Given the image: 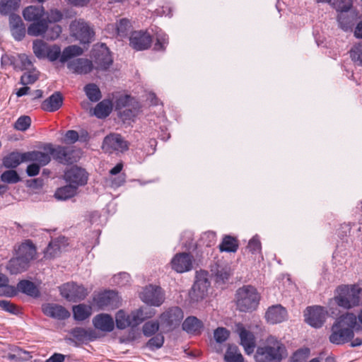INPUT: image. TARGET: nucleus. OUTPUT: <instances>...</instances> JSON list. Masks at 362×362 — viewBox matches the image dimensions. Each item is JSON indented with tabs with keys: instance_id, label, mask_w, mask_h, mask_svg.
Returning <instances> with one entry per match:
<instances>
[{
	"instance_id": "f257e3e1",
	"label": "nucleus",
	"mask_w": 362,
	"mask_h": 362,
	"mask_svg": "<svg viewBox=\"0 0 362 362\" xmlns=\"http://www.w3.org/2000/svg\"><path fill=\"white\" fill-rule=\"evenodd\" d=\"M288 355L285 344L273 335L260 342L254 352L255 362H281Z\"/></svg>"
},
{
	"instance_id": "f03ea898",
	"label": "nucleus",
	"mask_w": 362,
	"mask_h": 362,
	"mask_svg": "<svg viewBox=\"0 0 362 362\" xmlns=\"http://www.w3.org/2000/svg\"><path fill=\"white\" fill-rule=\"evenodd\" d=\"M356 326V315L346 313L338 317L331 327L329 337L330 343L342 345L351 341L354 337V329Z\"/></svg>"
},
{
	"instance_id": "7ed1b4c3",
	"label": "nucleus",
	"mask_w": 362,
	"mask_h": 362,
	"mask_svg": "<svg viewBox=\"0 0 362 362\" xmlns=\"http://www.w3.org/2000/svg\"><path fill=\"white\" fill-rule=\"evenodd\" d=\"M51 158L47 153L39 151H32L25 153L13 151L4 157L3 165L6 168L13 169L24 162H40L42 165H47Z\"/></svg>"
},
{
	"instance_id": "20e7f679",
	"label": "nucleus",
	"mask_w": 362,
	"mask_h": 362,
	"mask_svg": "<svg viewBox=\"0 0 362 362\" xmlns=\"http://www.w3.org/2000/svg\"><path fill=\"white\" fill-rule=\"evenodd\" d=\"M361 291L355 284L341 285L336 288L334 300L339 307L349 310L359 305Z\"/></svg>"
},
{
	"instance_id": "39448f33",
	"label": "nucleus",
	"mask_w": 362,
	"mask_h": 362,
	"mask_svg": "<svg viewBox=\"0 0 362 362\" xmlns=\"http://www.w3.org/2000/svg\"><path fill=\"white\" fill-rule=\"evenodd\" d=\"M237 309L240 312L255 310L260 300V295L257 289L250 285L238 288L235 293Z\"/></svg>"
},
{
	"instance_id": "423d86ee",
	"label": "nucleus",
	"mask_w": 362,
	"mask_h": 362,
	"mask_svg": "<svg viewBox=\"0 0 362 362\" xmlns=\"http://www.w3.org/2000/svg\"><path fill=\"white\" fill-rule=\"evenodd\" d=\"M43 149L47 151L49 157L59 163L63 165H71L78 161L79 158L78 152L74 146H54L52 144H46Z\"/></svg>"
},
{
	"instance_id": "0eeeda50",
	"label": "nucleus",
	"mask_w": 362,
	"mask_h": 362,
	"mask_svg": "<svg viewBox=\"0 0 362 362\" xmlns=\"http://www.w3.org/2000/svg\"><path fill=\"white\" fill-rule=\"evenodd\" d=\"M82 53L83 49L77 45L68 46L61 52V48L59 45H53L49 46L46 53V59L50 62L59 59L61 63L64 64L69 59L81 55Z\"/></svg>"
},
{
	"instance_id": "6e6552de",
	"label": "nucleus",
	"mask_w": 362,
	"mask_h": 362,
	"mask_svg": "<svg viewBox=\"0 0 362 362\" xmlns=\"http://www.w3.org/2000/svg\"><path fill=\"white\" fill-rule=\"evenodd\" d=\"M208 276L209 274L207 272L200 271L197 272L196 281L189 292V299L192 303L199 302L206 296L211 286Z\"/></svg>"
},
{
	"instance_id": "1a4fd4ad",
	"label": "nucleus",
	"mask_w": 362,
	"mask_h": 362,
	"mask_svg": "<svg viewBox=\"0 0 362 362\" xmlns=\"http://www.w3.org/2000/svg\"><path fill=\"white\" fill-rule=\"evenodd\" d=\"M92 58L98 70L106 71L112 64L110 51L105 44L95 45L92 51Z\"/></svg>"
},
{
	"instance_id": "9d476101",
	"label": "nucleus",
	"mask_w": 362,
	"mask_h": 362,
	"mask_svg": "<svg viewBox=\"0 0 362 362\" xmlns=\"http://www.w3.org/2000/svg\"><path fill=\"white\" fill-rule=\"evenodd\" d=\"M61 295L68 301L76 303L83 300L88 296L87 289L74 282L64 284L60 287Z\"/></svg>"
},
{
	"instance_id": "9b49d317",
	"label": "nucleus",
	"mask_w": 362,
	"mask_h": 362,
	"mask_svg": "<svg viewBox=\"0 0 362 362\" xmlns=\"http://www.w3.org/2000/svg\"><path fill=\"white\" fill-rule=\"evenodd\" d=\"M1 64L2 66H11L16 71L29 70L33 68V62L25 54H4Z\"/></svg>"
},
{
	"instance_id": "f8f14e48",
	"label": "nucleus",
	"mask_w": 362,
	"mask_h": 362,
	"mask_svg": "<svg viewBox=\"0 0 362 362\" xmlns=\"http://www.w3.org/2000/svg\"><path fill=\"white\" fill-rule=\"evenodd\" d=\"M327 310L322 306L308 307L305 311V321L311 327L320 328L326 320Z\"/></svg>"
},
{
	"instance_id": "ddd939ff",
	"label": "nucleus",
	"mask_w": 362,
	"mask_h": 362,
	"mask_svg": "<svg viewBox=\"0 0 362 362\" xmlns=\"http://www.w3.org/2000/svg\"><path fill=\"white\" fill-rule=\"evenodd\" d=\"M141 300L147 305L158 307L165 300L164 293L160 286L148 285L141 293Z\"/></svg>"
},
{
	"instance_id": "4468645a",
	"label": "nucleus",
	"mask_w": 362,
	"mask_h": 362,
	"mask_svg": "<svg viewBox=\"0 0 362 362\" xmlns=\"http://www.w3.org/2000/svg\"><path fill=\"white\" fill-rule=\"evenodd\" d=\"M236 332L240 337V344L243 347L247 355L254 354L256 346V339L254 334L247 329L243 324L236 325Z\"/></svg>"
},
{
	"instance_id": "2eb2a0df",
	"label": "nucleus",
	"mask_w": 362,
	"mask_h": 362,
	"mask_svg": "<svg viewBox=\"0 0 362 362\" xmlns=\"http://www.w3.org/2000/svg\"><path fill=\"white\" fill-rule=\"evenodd\" d=\"M152 42L151 35L146 31L132 32L129 37V45L136 51L148 49L151 47Z\"/></svg>"
},
{
	"instance_id": "dca6fc26",
	"label": "nucleus",
	"mask_w": 362,
	"mask_h": 362,
	"mask_svg": "<svg viewBox=\"0 0 362 362\" xmlns=\"http://www.w3.org/2000/svg\"><path fill=\"white\" fill-rule=\"evenodd\" d=\"M88 173L83 168L74 166L64 173V180L67 183L76 187L77 189L87 184Z\"/></svg>"
},
{
	"instance_id": "f3484780",
	"label": "nucleus",
	"mask_w": 362,
	"mask_h": 362,
	"mask_svg": "<svg viewBox=\"0 0 362 362\" xmlns=\"http://www.w3.org/2000/svg\"><path fill=\"white\" fill-rule=\"evenodd\" d=\"M102 148L104 151L111 153L115 151L127 150L128 145L120 134H110L104 138Z\"/></svg>"
},
{
	"instance_id": "a211bd4d",
	"label": "nucleus",
	"mask_w": 362,
	"mask_h": 362,
	"mask_svg": "<svg viewBox=\"0 0 362 362\" xmlns=\"http://www.w3.org/2000/svg\"><path fill=\"white\" fill-rule=\"evenodd\" d=\"M74 36L81 44H89L94 40L95 33L88 23L78 22L71 25Z\"/></svg>"
},
{
	"instance_id": "6ab92c4d",
	"label": "nucleus",
	"mask_w": 362,
	"mask_h": 362,
	"mask_svg": "<svg viewBox=\"0 0 362 362\" xmlns=\"http://www.w3.org/2000/svg\"><path fill=\"white\" fill-rule=\"evenodd\" d=\"M194 257L190 253H177L171 260V267L177 273L190 271L193 267Z\"/></svg>"
},
{
	"instance_id": "aec40b11",
	"label": "nucleus",
	"mask_w": 362,
	"mask_h": 362,
	"mask_svg": "<svg viewBox=\"0 0 362 362\" xmlns=\"http://www.w3.org/2000/svg\"><path fill=\"white\" fill-rule=\"evenodd\" d=\"M67 62V68L74 74L85 75L89 74L93 69V62L85 58L69 59Z\"/></svg>"
},
{
	"instance_id": "412c9836",
	"label": "nucleus",
	"mask_w": 362,
	"mask_h": 362,
	"mask_svg": "<svg viewBox=\"0 0 362 362\" xmlns=\"http://www.w3.org/2000/svg\"><path fill=\"white\" fill-rule=\"evenodd\" d=\"M183 317V312L178 307L171 308L160 316L161 323L169 327L179 325Z\"/></svg>"
},
{
	"instance_id": "4be33fe9",
	"label": "nucleus",
	"mask_w": 362,
	"mask_h": 362,
	"mask_svg": "<svg viewBox=\"0 0 362 362\" xmlns=\"http://www.w3.org/2000/svg\"><path fill=\"white\" fill-rule=\"evenodd\" d=\"M94 327L103 332H111L115 329L113 317L107 313H100L93 317L92 320Z\"/></svg>"
},
{
	"instance_id": "5701e85b",
	"label": "nucleus",
	"mask_w": 362,
	"mask_h": 362,
	"mask_svg": "<svg viewBox=\"0 0 362 362\" xmlns=\"http://www.w3.org/2000/svg\"><path fill=\"white\" fill-rule=\"evenodd\" d=\"M43 313L49 317L63 320L70 317V313L62 305L55 303H46L42 305Z\"/></svg>"
},
{
	"instance_id": "b1692460",
	"label": "nucleus",
	"mask_w": 362,
	"mask_h": 362,
	"mask_svg": "<svg viewBox=\"0 0 362 362\" xmlns=\"http://www.w3.org/2000/svg\"><path fill=\"white\" fill-rule=\"evenodd\" d=\"M287 317L286 309L280 304L269 307L265 313L267 321L273 325L284 322L286 320Z\"/></svg>"
},
{
	"instance_id": "393cba45",
	"label": "nucleus",
	"mask_w": 362,
	"mask_h": 362,
	"mask_svg": "<svg viewBox=\"0 0 362 362\" xmlns=\"http://www.w3.org/2000/svg\"><path fill=\"white\" fill-rule=\"evenodd\" d=\"M117 293L114 291H105L99 293L93 298L95 305L100 309L108 306H115L118 303Z\"/></svg>"
},
{
	"instance_id": "a878e982",
	"label": "nucleus",
	"mask_w": 362,
	"mask_h": 362,
	"mask_svg": "<svg viewBox=\"0 0 362 362\" xmlns=\"http://www.w3.org/2000/svg\"><path fill=\"white\" fill-rule=\"evenodd\" d=\"M156 312L153 309L148 308H141L135 310L129 314L131 327H135L142 323L146 319L152 317Z\"/></svg>"
},
{
	"instance_id": "bb28decb",
	"label": "nucleus",
	"mask_w": 362,
	"mask_h": 362,
	"mask_svg": "<svg viewBox=\"0 0 362 362\" xmlns=\"http://www.w3.org/2000/svg\"><path fill=\"white\" fill-rule=\"evenodd\" d=\"M63 100L62 94L59 91H56L42 103L41 108L44 111L55 112L62 106Z\"/></svg>"
},
{
	"instance_id": "cd10ccee",
	"label": "nucleus",
	"mask_w": 362,
	"mask_h": 362,
	"mask_svg": "<svg viewBox=\"0 0 362 362\" xmlns=\"http://www.w3.org/2000/svg\"><path fill=\"white\" fill-rule=\"evenodd\" d=\"M182 329L189 334H200L204 329V323L197 317L189 316L182 323Z\"/></svg>"
},
{
	"instance_id": "c85d7f7f",
	"label": "nucleus",
	"mask_w": 362,
	"mask_h": 362,
	"mask_svg": "<svg viewBox=\"0 0 362 362\" xmlns=\"http://www.w3.org/2000/svg\"><path fill=\"white\" fill-rule=\"evenodd\" d=\"M16 255L28 262H30L36 255V248L30 240H27L25 243L19 245L16 251Z\"/></svg>"
},
{
	"instance_id": "c756f323",
	"label": "nucleus",
	"mask_w": 362,
	"mask_h": 362,
	"mask_svg": "<svg viewBox=\"0 0 362 362\" xmlns=\"http://www.w3.org/2000/svg\"><path fill=\"white\" fill-rule=\"evenodd\" d=\"M30 265V262L16 255V257L9 260L7 269L11 274H17L25 271Z\"/></svg>"
},
{
	"instance_id": "7c9ffc66",
	"label": "nucleus",
	"mask_w": 362,
	"mask_h": 362,
	"mask_svg": "<svg viewBox=\"0 0 362 362\" xmlns=\"http://www.w3.org/2000/svg\"><path fill=\"white\" fill-rule=\"evenodd\" d=\"M211 273L217 283H224L230 276L228 267L218 263L211 265Z\"/></svg>"
},
{
	"instance_id": "2f4dec72",
	"label": "nucleus",
	"mask_w": 362,
	"mask_h": 362,
	"mask_svg": "<svg viewBox=\"0 0 362 362\" xmlns=\"http://www.w3.org/2000/svg\"><path fill=\"white\" fill-rule=\"evenodd\" d=\"M17 288L19 291L33 298H38L40 292L37 286L29 280H21L17 284Z\"/></svg>"
},
{
	"instance_id": "473e14b6",
	"label": "nucleus",
	"mask_w": 362,
	"mask_h": 362,
	"mask_svg": "<svg viewBox=\"0 0 362 362\" xmlns=\"http://www.w3.org/2000/svg\"><path fill=\"white\" fill-rule=\"evenodd\" d=\"M45 15V8L42 6H30L23 11V16L27 21H37Z\"/></svg>"
},
{
	"instance_id": "72a5a7b5",
	"label": "nucleus",
	"mask_w": 362,
	"mask_h": 362,
	"mask_svg": "<svg viewBox=\"0 0 362 362\" xmlns=\"http://www.w3.org/2000/svg\"><path fill=\"white\" fill-rule=\"evenodd\" d=\"M71 334L78 341L83 342L86 341H93L97 338L95 332L93 329H86L83 327H75Z\"/></svg>"
},
{
	"instance_id": "f704fd0d",
	"label": "nucleus",
	"mask_w": 362,
	"mask_h": 362,
	"mask_svg": "<svg viewBox=\"0 0 362 362\" xmlns=\"http://www.w3.org/2000/svg\"><path fill=\"white\" fill-rule=\"evenodd\" d=\"M348 11H339L337 16L339 27L344 31L351 30L354 25L355 17L353 14L347 13Z\"/></svg>"
},
{
	"instance_id": "c9c22d12",
	"label": "nucleus",
	"mask_w": 362,
	"mask_h": 362,
	"mask_svg": "<svg viewBox=\"0 0 362 362\" xmlns=\"http://www.w3.org/2000/svg\"><path fill=\"white\" fill-rule=\"evenodd\" d=\"M112 110V103L110 100H103L98 103L94 108V115L99 119L110 115Z\"/></svg>"
},
{
	"instance_id": "e433bc0d",
	"label": "nucleus",
	"mask_w": 362,
	"mask_h": 362,
	"mask_svg": "<svg viewBox=\"0 0 362 362\" xmlns=\"http://www.w3.org/2000/svg\"><path fill=\"white\" fill-rule=\"evenodd\" d=\"M74 317L77 321H83L91 315V308L86 304H79L73 306Z\"/></svg>"
},
{
	"instance_id": "4c0bfd02",
	"label": "nucleus",
	"mask_w": 362,
	"mask_h": 362,
	"mask_svg": "<svg viewBox=\"0 0 362 362\" xmlns=\"http://www.w3.org/2000/svg\"><path fill=\"white\" fill-rule=\"evenodd\" d=\"M47 28V21L45 19H40L31 23L28 28V34L30 36H40L45 35Z\"/></svg>"
},
{
	"instance_id": "58836bf2",
	"label": "nucleus",
	"mask_w": 362,
	"mask_h": 362,
	"mask_svg": "<svg viewBox=\"0 0 362 362\" xmlns=\"http://www.w3.org/2000/svg\"><path fill=\"white\" fill-rule=\"evenodd\" d=\"M77 188L69 183L59 188L55 192V197L59 200H66L75 196L77 193Z\"/></svg>"
},
{
	"instance_id": "ea45409f",
	"label": "nucleus",
	"mask_w": 362,
	"mask_h": 362,
	"mask_svg": "<svg viewBox=\"0 0 362 362\" xmlns=\"http://www.w3.org/2000/svg\"><path fill=\"white\" fill-rule=\"evenodd\" d=\"M226 362H244V357L235 346H229L224 354Z\"/></svg>"
},
{
	"instance_id": "a19ab883",
	"label": "nucleus",
	"mask_w": 362,
	"mask_h": 362,
	"mask_svg": "<svg viewBox=\"0 0 362 362\" xmlns=\"http://www.w3.org/2000/svg\"><path fill=\"white\" fill-rule=\"evenodd\" d=\"M238 248L237 240L230 235H226L219 245L221 252H235Z\"/></svg>"
},
{
	"instance_id": "79ce46f5",
	"label": "nucleus",
	"mask_w": 362,
	"mask_h": 362,
	"mask_svg": "<svg viewBox=\"0 0 362 362\" xmlns=\"http://www.w3.org/2000/svg\"><path fill=\"white\" fill-rule=\"evenodd\" d=\"M86 96L91 102H98L102 98V94L98 86L95 83H88L84 86Z\"/></svg>"
},
{
	"instance_id": "37998d69",
	"label": "nucleus",
	"mask_w": 362,
	"mask_h": 362,
	"mask_svg": "<svg viewBox=\"0 0 362 362\" xmlns=\"http://www.w3.org/2000/svg\"><path fill=\"white\" fill-rule=\"evenodd\" d=\"M49 45L42 40H36L33 42V50L38 59H46V53Z\"/></svg>"
},
{
	"instance_id": "c03bdc74",
	"label": "nucleus",
	"mask_w": 362,
	"mask_h": 362,
	"mask_svg": "<svg viewBox=\"0 0 362 362\" xmlns=\"http://www.w3.org/2000/svg\"><path fill=\"white\" fill-rule=\"evenodd\" d=\"M316 3L329 4L337 11H346L351 7V4L346 0H314Z\"/></svg>"
},
{
	"instance_id": "a18cd8bd",
	"label": "nucleus",
	"mask_w": 362,
	"mask_h": 362,
	"mask_svg": "<svg viewBox=\"0 0 362 362\" xmlns=\"http://www.w3.org/2000/svg\"><path fill=\"white\" fill-rule=\"evenodd\" d=\"M21 0H1L0 13L2 15H8L17 10L19 7Z\"/></svg>"
},
{
	"instance_id": "49530a36",
	"label": "nucleus",
	"mask_w": 362,
	"mask_h": 362,
	"mask_svg": "<svg viewBox=\"0 0 362 362\" xmlns=\"http://www.w3.org/2000/svg\"><path fill=\"white\" fill-rule=\"evenodd\" d=\"M115 325L119 329H124L131 327L129 315L124 310H119L115 315Z\"/></svg>"
},
{
	"instance_id": "de8ad7c7",
	"label": "nucleus",
	"mask_w": 362,
	"mask_h": 362,
	"mask_svg": "<svg viewBox=\"0 0 362 362\" xmlns=\"http://www.w3.org/2000/svg\"><path fill=\"white\" fill-rule=\"evenodd\" d=\"M169 43L168 36L164 33H157L156 34V42L154 43L153 49L155 51L164 52Z\"/></svg>"
},
{
	"instance_id": "09e8293b",
	"label": "nucleus",
	"mask_w": 362,
	"mask_h": 362,
	"mask_svg": "<svg viewBox=\"0 0 362 362\" xmlns=\"http://www.w3.org/2000/svg\"><path fill=\"white\" fill-rule=\"evenodd\" d=\"M349 53L354 64L362 66V42L355 44L350 49Z\"/></svg>"
},
{
	"instance_id": "8fccbe9b",
	"label": "nucleus",
	"mask_w": 362,
	"mask_h": 362,
	"mask_svg": "<svg viewBox=\"0 0 362 362\" xmlns=\"http://www.w3.org/2000/svg\"><path fill=\"white\" fill-rule=\"evenodd\" d=\"M132 28V24L127 18H122L116 23L117 33L121 37H124Z\"/></svg>"
},
{
	"instance_id": "3c124183",
	"label": "nucleus",
	"mask_w": 362,
	"mask_h": 362,
	"mask_svg": "<svg viewBox=\"0 0 362 362\" xmlns=\"http://www.w3.org/2000/svg\"><path fill=\"white\" fill-rule=\"evenodd\" d=\"M62 33V27L59 25L54 24L50 26L47 23V28L44 37L48 40H54L57 39Z\"/></svg>"
},
{
	"instance_id": "603ef678",
	"label": "nucleus",
	"mask_w": 362,
	"mask_h": 362,
	"mask_svg": "<svg viewBox=\"0 0 362 362\" xmlns=\"http://www.w3.org/2000/svg\"><path fill=\"white\" fill-rule=\"evenodd\" d=\"M39 78V72L35 69H30L28 71L24 73L21 77V83L26 86L28 84H33L37 81Z\"/></svg>"
},
{
	"instance_id": "864d4df0",
	"label": "nucleus",
	"mask_w": 362,
	"mask_h": 362,
	"mask_svg": "<svg viewBox=\"0 0 362 362\" xmlns=\"http://www.w3.org/2000/svg\"><path fill=\"white\" fill-rule=\"evenodd\" d=\"M159 329V323L157 320L156 321H148L142 327L143 334L146 337H151L156 334Z\"/></svg>"
},
{
	"instance_id": "5fc2aeb1",
	"label": "nucleus",
	"mask_w": 362,
	"mask_h": 362,
	"mask_svg": "<svg viewBox=\"0 0 362 362\" xmlns=\"http://www.w3.org/2000/svg\"><path fill=\"white\" fill-rule=\"evenodd\" d=\"M1 180L4 182L14 184L18 182L21 178L16 170H9L1 174Z\"/></svg>"
},
{
	"instance_id": "6e6d98bb",
	"label": "nucleus",
	"mask_w": 362,
	"mask_h": 362,
	"mask_svg": "<svg viewBox=\"0 0 362 362\" xmlns=\"http://www.w3.org/2000/svg\"><path fill=\"white\" fill-rule=\"evenodd\" d=\"M310 353V350L308 347L299 349L296 351L292 357V362H305L307 358L309 357Z\"/></svg>"
},
{
	"instance_id": "4d7b16f0",
	"label": "nucleus",
	"mask_w": 362,
	"mask_h": 362,
	"mask_svg": "<svg viewBox=\"0 0 362 362\" xmlns=\"http://www.w3.org/2000/svg\"><path fill=\"white\" fill-rule=\"evenodd\" d=\"M31 124V119L29 116L23 115L21 116L14 124V128L16 130L25 132Z\"/></svg>"
},
{
	"instance_id": "13d9d810",
	"label": "nucleus",
	"mask_w": 362,
	"mask_h": 362,
	"mask_svg": "<svg viewBox=\"0 0 362 362\" xmlns=\"http://www.w3.org/2000/svg\"><path fill=\"white\" fill-rule=\"evenodd\" d=\"M230 332L225 327H218L214 330V337L217 343L221 344L229 337Z\"/></svg>"
},
{
	"instance_id": "bf43d9fd",
	"label": "nucleus",
	"mask_w": 362,
	"mask_h": 362,
	"mask_svg": "<svg viewBox=\"0 0 362 362\" xmlns=\"http://www.w3.org/2000/svg\"><path fill=\"white\" fill-rule=\"evenodd\" d=\"M164 343V337L161 334H158L151 337L147 342V346L151 349H159Z\"/></svg>"
},
{
	"instance_id": "052dcab7",
	"label": "nucleus",
	"mask_w": 362,
	"mask_h": 362,
	"mask_svg": "<svg viewBox=\"0 0 362 362\" xmlns=\"http://www.w3.org/2000/svg\"><path fill=\"white\" fill-rule=\"evenodd\" d=\"M0 308L11 314L18 315L19 313L18 307L7 300H0Z\"/></svg>"
},
{
	"instance_id": "680f3d73",
	"label": "nucleus",
	"mask_w": 362,
	"mask_h": 362,
	"mask_svg": "<svg viewBox=\"0 0 362 362\" xmlns=\"http://www.w3.org/2000/svg\"><path fill=\"white\" fill-rule=\"evenodd\" d=\"M11 32L12 36L14 37L16 40L20 41L23 39L25 35V28L23 24L21 25L14 26L11 28Z\"/></svg>"
},
{
	"instance_id": "e2e57ef3",
	"label": "nucleus",
	"mask_w": 362,
	"mask_h": 362,
	"mask_svg": "<svg viewBox=\"0 0 362 362\" xmlns=\"http://www.w3.org/2000/svg\"><path fill=\"white\" fill-rule=\"evenodd\" d=\"M247 249L249 251L252 253L255 254L261 250V243L258 238L253 237L248 243L247 245Z\"/></svg>"
},
{
	"instance_id": "0e129e2a",
	"label": "nucleus",
	"mask_w": 362,
	"mask_h": 362,
	"mask_svg": "<svg viewBox=\"0 0 362 362\" xmlns=\"http://www.w3.org/2000/svg\"><path fill=\"white\" fill-rule=\"evenodd\" d=\"M62 18L63 14L58 9H51L47 15V18L49 23L59 22L62 19Z\"/></svg>"
},
{
	"instance_id": "69168bd1",
	"label": "nucleus",
	"mask_w": 362,
	"mask_h": 362,
	"mask_svg": "<svg viewBox=\"0 0 362 362\" xmlns=\"http://www.w3.org/2000/svg\"><path fill=\"white\" fill-rule=\"evenodd\" d=\"M46 165H42L40 162L32 163L28 165L26 173L29 177H34L39 174L40 167L45 166Z\"/></svg>"
},
{
	"instance_id": "338daca9",
	"label": "nucleus",
	"mask_w": 362,
	"mask_h": 362,
	"mask_svg": "<svg viewBox=\"0 0 362 362\" xmlns=\"http://www.w3.org/2000/svg\"><path fill=\"white\" fill-rule=\"evenodd\" d=\"M79 139L78 133L75 130H68L64 135V142L74 144Z\"/></svg>"
},
{
	"instance_id": "774afa93",
	"label": "nucleus",
	"mask_w": 362,
	"mask_h": 362,
	"mask_svg": "<svg viewBox=\"0 0 362 362\" xmlns=\"http://www.w3.org/2000/svg\"><path fill=\"white\" fill-rule=\"evenodd\" d=\"M119 117L124 122L132 120L134 117V112L129 109L125 108L124 110L119 112Z\"/></svg>"
}]
</instances>
